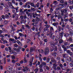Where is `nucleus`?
Returning <instances> with one entry per match:
<instances>
[{
	"label": "nucleus",
	"mask_w": 73,
	"mask_h": 73,
	"mask_svg": "<svg viewBox=\"0 0 73 73\" xmlns=\"http://www.w3.org/2000/svg\"><path fill=\"white\" fill-rule=\"evenodd\" d=\"M4 24L5 25H6L8 24V21L6 20H5L4 21Z\"/></svg>",
	"instance_id": "f3484780"
},
{
	"label": "nucleus",
	"mask_w": 73,
	"mask_h": 73,
	"mask_svg": "<svg viewBox=\"0 0 73 73\" xmlns=\"http://www.w3.org/2000/svg\"><path fill=\"white\" fill-rule=\"evenodd\" d=\"M66 54H63V57L64 58H66Z\"/></svg>",
	"instance_id": "c03bdc74"
},
{
	"label": "nucleus",
	"mask_w": 73,
	"mask_h": 73,
	"mask_svg": "<svg viewBox=\"0 0 73 73\" xmlns=\"http://www.w3.org/2000/svg\"><path fill=\"white\" fill-rule=\"evenodd\" d=\"M33 17V18H36V14L33 13L32 14Z\"/></svg>",
	"instance_id": "72a5a7b5"
},
{
	"label": "nucleus",
	"mask_w": 73,
	"mask_h": 73,
	"mask_svg": "<svg viewBox=\"0 0 73 73\" xmlns=\"http://www.w3.org/2000/svg\"><path fill=\"white\" fill-rule=\"evenodd\" d=\"M63 52V50H62L61 49H60V50L59 51V52L60 53V54H62Z\"/></svg>",
	"instance_id": "09e8293b"
},
{
	"label": "nucleus",
	"mask_w": 73,
	"mask_h": 73,
	"mask_svg": "<svg viewBox=\"0 0 73 73\" xmlns=\"http://www.w3.org/2000/svg\"><path fill=\"white\" fill-rule=\"evenodd\" d=\"M43 72V70L42 68H40V72Z\"/></svg>",
	"instance_id": "69168bd1"
},
{
	"label": "nucleus",
	"mask_w": 73,
	"mask_h": 73,
	"mask_svg": "<svg viewBox=\"0 0 73 73\" xmlns=\"http://www.w3.org/2000/svg\"><path fill=\"white\" fill-rule=\"evenodd\" d=\"M59 66L60 67V68H64V66H63V65L62 64L60 63L59 64Z\"/></svg>",
	"instance_id": "e433bc0d"
},
{
	"label": "nucleus",
	"mask_w": 73,
	"mask_h": 73,
	"mask_svg": "<svg viewBox=\"0 0 73 73\" xmlns=\"http://www.w3.org/2000/svg\"><path fill=\"white\" fill-rule=\"evenodd\" d=\"M69 21H70V23H72L73 20L71 18H70L69 19Z\"/></svg>",
	"instance_id": "4d7b16f0"
},
{
	"label": "nucleus",
	"mask_w": 73,
	"mask_h": 73,
	"mask_svg": "<svg viewBox=\"0 0 73 73\" xmlns=\"http://www.w3.org/2000/svg\"><path fill=\"white\" fill-rule=\"evenodd\" d=\"M35 48L33 47H30V53H32V52H35Z\"/></svg>",
	"instance_id": "423d86ee"
},
{
	"label": "nucleus",
	"mask_w": 73,
	"mask_h": 73,
	"mask_svg": "<svg viewBox=\"0 0 73 73\" xmlns=\"http://www.w3.org/2000/svg\"><path fill=\"white\" fill-rule=\"evenodd\" d=\"M68 3L70 4H73V1L72 0H69L68 1Z\"/></svg>",
	"instance_id": "aec40b11"
},
{
	"label": "nucleus",
	"mask_w": 73,
	"mask_h": 73,
	"mask_svg": "<svg viewBox=\"0 0 73 73\" xmlns=\"http://www.w3.org/2000/svg\"><path fill=\"white\" fill-rule=\"evenodd\" d=\"M50 6L51 7H55V6H54V5L53 4V3L52 4H50Z\"/></svg>",
	"instance_id": "e2e57ef3"
},
{
	"label": "nucleus",
	"mask_w": 73,
	"mask_h": 73,
	"mask_svg": "<svg viewBox=\"0 0 73 73\" xmlns=\"http://www.w3.org/2000/svg\"><path fill=\"white\" fill-rule=\"evenodd\" d=\"M35 23H32V25L33 26V27H36L37 26V25H35Z\"/></svg>",
	"instance_id": "de8ad7c7"
},
{
	"label": "nucleus",
	"mask_w": 73,
	"mask_h": 73,
	"mask_svg": "<svg viewBox=\"0 0 73 73\" xmlns=\"http://www.w3.org/2000/svg\"><path fill=\"white\" fill-rule=\"evenodd\" d=\"M66 52L68 54H70V50H68L66 51Z\"/></svg>",
	"instance_id": "052dcab7"
},
{
	"label": "nucleus",
	"mask_w": 73,
	"mask_h": 73,
	"mask_svg": "<svg viewBox=\"0 0 73 73\" xmlns=\"http://www.w3.org/2000/svg\"><path fill=\"white\" fill-rule=\"evenodd\" d=\"M8 49H9V51L10 53L12 52V49H11V47H9Z\"/></svg>",
	"instance_id": "6ab92c4d"
},
{
	"label": "nucleus",
	"mask_w": 73,
	"mask_h": 73,
	"mask_svg": "<svg viewBox=\"0 0 73 73\" xmlns=\"http://www.w3.org/2000/svg\"><path fill=\"white\" fill-rule=\"evenodd\" d=\"M57 70H60L61 69V68L60 66H58L57 67Z\"/></svg>",
	"instance_id": "774afa93"
},
{
	"label": "nucleus",
	"mask_w": 73,
	"mask_h": 73,
	"mask_svg": "<svg viewBox=\"0 0 73 73\" xmlns=\"http://www.w3.org/2000/svg\"><path fill=\"white\" fill-rule=\"evenodd\" d=\"M8 5H9L10 8H11L12 9H15L16 8H15L13 5H12V3L11 2H8Z\"/></svg>",
	"instance_id": "7ed1b4c3"
},
{
	"label": "nucleus",
	"mask_w": 73,
	"mask_h": 73,
	"mask_svg": "<svg viewBox=\"0 0 73 73\" xmlns=\"http://www.w3.org/2000/svg\"><path fill=\"white\" fill-rule=\"evenodd\" d=\"M68 42H66L64 43V44L65 45V46H66L68 45Z\"/></svg>",
	"instance_id": "8fccbe9b"
},
{
	"label": "nucleus",
	"mask_w": 73,
	"mask_h": 73,
	"mask_svg": "<svg viewBox=\"0 0 73 73\" xmlns=\"http://www.w3.org/2000/svg\"><path fill=\"white\" fill-rule=\"evenodd\" d=\"M63 36L64 37H69V34L68 33H64Z\"/></svg>",
	"instance_id": "9d476101"
},
{
	"label": "nucleus",
	"mask_w": 73,
	"mask_h": 73,
	"mask_svg": "<svg viewBox=\"0 0 73 73\" xmlns=\"http://www.w3.org/2000/svg\"><path fill=\"white\" fill-rule=\"evenodd\" d=\"M42 58L43 61H45L46 63H49V62L50 61V58H47L46 56L43 57Z\"/></svg>",
	"instance_id": "f257e3e1"
},
{
	"label": "nucleus",
	"mask_w": 73,
	"mask_h": 73,
	"mask_svg": "<svg viewBox=\"0 0 73 73\" xmlns=\"http://www.w3.org/2000/svg\"><path fill=\"white\" fill-rule=\"evenodd\" d=\"M64 2L65 1H64L63 0H60V3H61V4H64Z\"/></svg>",
	"instance_id": "c9c22d12"
},
{
	"label": "nucleus",
	"mask_w": 73,
	"mask_h": 73,
	"mask_svg": "<svg viewBox=\"0 0 73 73\" xmlns=\"http://www.w3.org/2000/svg\"><path fill=\"white\" fill-rule=\"evenodd\" d=\"M53 4L54 5V7H56L58 5V2L57 1H54L53 2Z\"/></svg>",
	"instance_id": "0eeeda50"
},
{
	"label": "nucleus",
	"mask_w": 73,
	"mask_h": 73,
	"mask_svg": "<svg viewBox=\"0 0 73 73\" xmlns=\"http://www.w3.org/2000/svg\"><path fill=\"white\" fill-rule=\"evenodd\" d=\"M44 41L45 43V42L46 43L48 42V39L47 38L44 39Z\"/></svg>",
	"instance_id": "c85d7f7f"
},
{
	"label": "nucleus",
	"mask_w": 73,
	"mask_h": 73,
	"mask_svg": "<svg viewBox=\"0 0 73 73\" xmlns=\"http://www.w3.org/2000/svg\"><path fill=\"white\" fill-rule=\"evenodd\" d=\"M35 16H36L40 17V14H37L36 13H35Z\"/></svg>",
	"instance_id": "a19ab883"
},
{
	"label": "nucleus",
	"mask_w": 73,
	"mask_h": 73,
	"mask_svg": "<svg viewBox=\"0 0 73 73\" xmlns=\"http://www.w3.org/2000/svg\"><path fill=\"white\" fill-rule=\"evenodd\" d=\"M43 31L44 32H46V31H48V28L47 27H45L43 29Z\"/></svg>",
	"instance_id": "7c9ffc66"
},
{
	"label": "nucleus",
	"mask_w": 73,
	"mask_h": 73,
	"mask_svg": "<svg viewBox=\"0 0 73 73\" xmlns=\"http://www.w3.org/2000/svg\"><path fill=\"white\" fill-rule=\"evenodd\" d=\"M45 44V42H43L42 41H41L40 42V44L41 46H43V45H44Z\"/></svg>",
	"instance_id": "ddd939ff"
},
{
	"label": "nucleus",
	"mask_w": 73,
	"mask_h": 73,
	"mask_svg": "<svg viewBox=\"0 0 73 73\" xmlns=\"http://www.w3.org/2000/svg\"><path fill=\"white\" fill-rule=\"evenodd\" d=\"M1 17L3 20H5V19H6L5 15H2L1 16Z\"/></svg>",
	"instance_id": "b1692460"
},
{
	"label": "nucleus",
	"mask_w": 73,
	"mask_h": 73,
	"mask_svg": "<svg viewBox=\"0 0 73 73\" xmlns=\"http://www.w3.org/2000/svg\"><path fill=\"white\" fill-rule=\"evenodd\" d=\"M11 53L13 54H14V56H16V55L17 54V52H15V51L13 50H12Z\"/></svg>",
	"instance_id": "f8f14e48"
},
{
	"label": "nucleus",
	"mask_w": 73,
	"mask_h": 73,
	"mask_svg": "<svg viewBox=\"0 0 73 73\" xmlns=\"http://www.w3.org/2000/svg\"><path fill=\"white\" fill-rule=\"evenodd\" d=\"M69 54L72 57H73V53L72 52H70Z\"/></svg>",
	"instance_id": "c756f323"
},
{
	"label": "nucleus",
	"mask_w": 73,
	"mask_h": 73,
	"mask_svg": "<svg viewBox=\"0 0 73 73\" xmlns=\"http://www.w3.org/2000/svg\"><path fill=\"white\" fill-rule=\"evenodd\" d=\"M10 41H12V42H14L15 41V39L13 38H10L9 39V41L10 42Z\"/></svg>",
	"instance_id": "5701e85b"
},
{
	"label": "nucleus",
	"mask_w": 73,
	"mask_h": 73,
	"mask_svg": "<svg viewBox=\"0 0 73 73\" xmlns=\"http://www.w3.org/2000/svg\"><path fill=\"white\" fill-rule=\"evenodd\" d=\"M30 61L31 62H29V65L31 66H32V63L33 61V59H31L30 60Z\"/></svg>",
	"instance_id": "4468645a"
},
{
	"label": "nucleus",
	"mask_w": 73,
	"mask_h": 73,
	"mask_svg": "<svg viewBox=\"0 0 73 73\" xmlns=\"http://www.w3.org/2000/svg\"><path fill=\"white\" fill-rule=\"evenodd\" d=\"M56 59L58 61H60V58L57 57Z\"/></svg>",
	"instance_id": "680f3d73"
},
{
	"label": "nucleus",
	"mask_w": 73,
	"mask_h": 73,
	"mask_svg": "<svg viewBox=\"0 0 73 73\" xmlns=\"http://www.w3.org/2000/svg\"><path fill=\"white\" fill-rule=\"evenodd\" d=\"M31 10H33V11H36L35 9V8H33L32 7H31Z\"/></svg>",
	"instance_id": "a18cd8bd"
},
{
	"label": "nucleus",
	"mask_w": 73,
	"mask_h": 73,
	"mask_svg": "<svg viewBox=\"0 0 73 73\" xmlns=\"http://www.w3.org/2000/svg\"><path fill=\"white\" fill-rule=\"evenodd\" d=\"M70 66L71 67H73V61H72L71 62V63L69 64Z\"/></svg>",
	"instance_id": "a211bd4d"
},
{
	"label": "nucleus",
	"mask_w": 73,
	"mask_h": 73,
	"mask_svg": "<svg viewBox=\"0 0 73 73\" xmlns=\"http://www.w3.org/2000/svg\"><path fill=\"white\" fill-rule=\"evenodd\" d=\"M50 12H51V13H52V12H53V9H52V7H51L50 8Z\"/></svg>",
	"instance_id": "6e6d98bb"
},
{
	"label": "nucleus",
	"mask_w": 73,
	"mask_h": 73,
	"mask_svg": "<svg viewBox=\"0 0 73 73\" xmlns=\"http://www.w3.org/2000/svg\"><path fill=\"white\" fill-rule=\"evenodd\" d=\"M58 50H57L56 49L55 50H54L52 53V55L54 56V57H56V54H57V51Z\"/></svg>",
	"instance_id": "39448f33"
},
{
	"label": "nucleus",
	"mask_w": 73,
	"mask_h": 73,
	"mask_svg": "<svg viewBox=\"0 0 73 73\" xmlns=\"http://www.w3.org/2000/svg\"><path fill=\"white\" fill-rule=\"evenodd\" d=\"M3 44H5V43H6V44L8 43V42L6 40H4L3 41Z\"/></svg>",
	"instance_id": "79ce46f5"
},
{
	"label": "nucleus",
	"mask_w": 73,
	"mask_h": 73,
	"mask_svg": "<svg viewBox=\"0 0 73 73\" xmlns=\"http://www.w3.org/2000/svg\"><path fill=\"white\" fill-rule=\"evenodd\" d=\"M53 66L52 68H54V67H56L57 66V65L55 63H53Z\"/></svg>",
	"instance_id": "37998d69"
},
{
	"label": "nucleus",
	"mask_w": 73,
	"mask_h": 73,
	"mask_svg": "<svg viewBox=\"0 0 73 73\" xmlns=\"http://www.w3.org/2000/svg\"><path fill=\"white\" fill-rule=\"evenodd\" d=\"M25 69H26L27 71H28L29 72H30V71H31L30 69H29V68L27 67H25Z\"/></svg>",
	"instance_id": "393cba45"
},
{
	"label": "nucleus",
	"mask_w": 73,
	"mask_h": 73,
	"mask_svg": "<svg viewBox=\"0 0 73 73\" xmlns=\"http://www.w3.org/2000/svg\"><path fill=\"white\" fill-rule=\"evenodd\" d=\"M58 28L59 29H58V32H60L61 31V27L59 26L58 27Z\"/></svg>",
	"instance_id": "a878e982"
},
{
	"label": "nucleus",
	"mask_w": 73,
	"mask_h": 73,
	"mask_svg": "<svg viewBox=\"0 0 73 73\" xmlns=\"http://www.w3.org/2000/svg\"><path fill=\"white\" fill-rule=\"evenodd\" d=\"M51 61L53 63H57V61L56 60H54V59H53L51 60Z\"/></svg>",
	"instance_id": "cd10ccee"
},
{
	"label": "nucleus",
	"mask_w": 73,
	"mask_h": 73,
	"mask_svg": "<svg viewBox=\"0 0 73 73\" xmlns=\"http://www.w3.org/2000/svg\"><path fill=\"white\" fill-rule=\"evenodd\" d=\"M63 12H64V13H66V12L68 11V10H67L66 9H63Z\"/></svg>",
	"instance_id": "5fc2aeb1"
},
{
	"label": "nucleus",
	"mask_w": 73,
	"mask_h": 73,
	"mask_svg": "<svg viewBox=\"0 0 73 73\" xmlns=\"http://www.w3.org/2000/svg\"><path fill=\"white\" fill-rule=\"evenodd\" d=\"M11 58L12 59H15V56H11Z\"/></svg>",
	"instance_id": "bf43d9fd"
},
{
	"label": "nucleus",
	"mask_w": 73,
	"mask_h": 73,
	"mask_svg": "<svg viewBox=\"0 0 73 73\" xmlns=\"http://www.w3.org/2000/svg\"><path fill=\"white\" fill-rule=\"evenodd\" d=\"M58 22H54L52 24V25H53L54 27H57V26L58 25Z\"/></svg>",
	"instance_id": "9b49d317"
},
{
	"label": "nucleus",
	"mask_w": 73,
	"mask_h": 73,
	"mask_svg": "<svg viewBox=\"0 0 73 73\" xmlns=\"http://www.w3.org/2000/svg\"><path fill=\"white\" fill-rule=\"evenodd\" d=\"M24 61L25 63L27 62V59L25 58H24Z\"/></svg>",
	"instance_id": "13d9d810"
},
{
	"label": "nucleus",
	"mask_w": 73,
	"mask_h": 73,
	"mask_svg": "<svg viewBox=\"0 0 73 73\" xmlns=\"http://www.w3.org/2000/svg\"><path fill=\"white\" fill-rule=\"evenodd\" d=\"M64 19H65L66 17H68V15L67 14H65L64 15Z\"/></svg>",
	"instance_id": "412c9836"
},
{
	"label": "nucleus",
	"mask_w": 73,
	"mask_h": 73,
	"mask_svg": "<svg viewBox=\"0 0 73 73\" xmlns=\"http://www.w3.org/2000/svg\"><path fill=\"white\" fill-rule=\"evenodd\" d=\"M19 35L21 37H23V36H24V34H22L21 33H19Z\"/></svg>",
	"instance_id": "f704fd0d"
},
{
	"label": "nucleus",
	"mask_w": 73,
	"mask_h": 73,
	"mask_svg": "<svg viewBox=\"0 0 73 73\" xmlns=\"http://www.w3.org/2000/svg\"><path fill=\"white\" fill-rule=\"evenodd\" d=\"M40 32L39 31L37 33V35L38 36V37H40Z\"/></svg>",
	"instance_id": "4c0bfd02"
},
{
	"label": "nucleus",
	"mask_w": 73,
	"mask_h": 73,
	"mask_svg": "<svg viewBox=\"0 0 73 73\" xmlns=\"http://www.w3.org/2000/svg\"><path fill=\"white\" fill-rule=\"evenodd\" d=\"M35 20L36 21V22H38L40 21V18H38V17H36L35 19Z\"/></svg>",
	"instance_id": "2eb2a0df"
},
{
	"label": "nucleus",
	"mask_w": 73,
	"mask_h": 73,
	"mask_svg": "<svg viewBox=\"0 0 73 73\" xmlns=\"http://www.w3.org/2000/svg\"><path fill=\"white\" fill-rule=\"evenodd\" d=\"M40 4V3L39 2H38L37 3L36 6L37 8H38L39 7V4Z\"/></svg>",
	"instance_id": "2f4dec72"
},
{
	"label": "nucleus",
	"mask_w": 73,
	"mask_h": 73,
	"mask_svg": "<svg viewBox=\"0 0 73 73\" xmlns=\"http://www.w3.org/2000/svg\"><path fill=\"white\" fill-rule=\"evenodd\" d=\"M35 19H33L32 20V22H33V23H35L36 22H37V21H35Z\"/></svg>",
	"instance_id": "49530a36"
},
{
	"label": "nucleus",
	"mask_w": 73,
	"mask_h": 73,
	"mask_svg": "<svg viewBox=\"0 0 73 73\" xmlns=\"http://www.w3.org/2000/svg\"><path fill=\"white\" fill-rule=\"evenodd\" d=\"M68 62H71L72 61V57H68L67 59Z\"/></svg>",
	"instance_id": "6e6552de"
},
{
	"label": "nucleus",
	"mask_w": 73,
	"mask_h": 73,
	"mask_svg": "<svg viewBox=\"0 0 73 73\" xmlns=\"http://www.w3.org/2000/svg\"><path fill=\"white\" fill-rule=\"evenodd\" d=\"M41 64L43 66H45V65H46V63H45V62H42V64Z\"/></svg>",
	"instance_id": "473e14b6"
},
{
	"label": "nucleus",
	"mask_w": 73,
	"mask_h": 73,
	"mask_svg": "<svg viewBox=\"0 0 73 73\" xmlns=\"http://www.w3.org/2000/svg\"><path fill=\"white\" fill-rule=\"evenodd\" d=\"M64 4H61L60 3L58 5L59 7L60 8V9H61L62 8H64Z\"/></svg>",
	"instance_id": "1a4fd4ad"
},
{
	"label": "nucleus",
	"mask_w": 73,
	"mask_h": 73,
	"mask_svg": "<svg viewBox=\"0 0 73 73\" xmlns=\"http://www.w3.org/2000/svg\"><path fill=\"white\" fill-rule=\"evenodd\" d=\"M64 42V41L62 39H60L59 40V44H61V43H62V42Z\"/></svg>",
	"instance_id": "bb28decb"
},
{
	"label": "nucleus",
	"mask_w": 73,
	"mask_h": 73,
	"mask_svg": "<svg viewBox=\"0 0 73 73\" xmlns=\"http://www.w3.org/2000/svg\"><path fill=\"white\" fill-rule=\"evenodd\" d=\"M39 60L40 61V62H42V58L41 57H39Z\"/></svg>",
	"instance_id": "58836bf2"
},
{
	"label": "nucleus",
	"mask_w": 73,
	"mask_h": 73,
	"mask_svg": "<svg viewBox=\"0 0 73 73\" xmlns=\"http://www.w3.org/2000/svg\"><path fill=\"white\" fill-rule=\"evenodd\" d=\"M32 29L33 31H35V27H33L32 28Z\"/></svg>",
	"instance_id": "0e129e2a"
},
{
	"label": "nucleus",
	"mask_w": 73,
	"mask_h": 73,
	"mask_svg": "<svg viewBox=\"0 0 73 73\" xmlns=\"http://www.w3.org/2000/svg\"><path fill=\"white\" fill-rule=\"evenodd\" d=\"M49 52V48L48 47L45 48L44 52V55H47Z\"/></svg>",
	"instance_id": "f03ea898"
},
{
	"label": "nucleus",
	"mask_w": 73,
	"mask_h": 73,
	"mask_svg": "<svg viewBox=\"0 0 73 73\" xmlns=\"http://www.w3.org/2000/svg\"><path fill=\"white\" fill-rule=\"evenodd\" d=\"M5 17L6 18H8V17H9V15H8L6 14L5 15Z\"/></svg>",
	"instance_id": "864d4df0"
},
{
	"label": "nucleus",
	"mask_w": 73,
	"mask_h": 73,
	"mask_svg": "<svg viewBox=\"0 0 73 73\" xmlns=\"http://www.w3.org/2000/svg\"><path fill=\"white\" fill-rule=\"evenodd\" d=\"M51 37L52 38V39H54L55 38V36L54 35H53L52 36V34H51Z\"/></svg>",
	"instance_id": "4be33fe9"
},
{
	"label": "nucleus",
	"mask_w": 73,
	"mask_h": 73,
	"mask_svg": "<svg viewBox=\"0 0 73 73\" xmlns=\"http://www.w3.org/2000/svg\"><path fill=\"white\" fill-rule=\"evenodd\" d=\"M59 35L61 36V37H63V35H64V31H62L61 32V33H60L59 34Z\"/></svg>",
	"instance_id": "dca6fc26"
},
{
	"label": "nucleus",
	"mask_w": 73,
	"mask_h": 73,
	"mask_svg": "<svg viewBox=\"0 0 73 73\" xmlns=\"http://www.w3.org/2000/svg\"><path fill=\"white\" fill-rule=\"evenodd\" d=\"M38 69L37 68L36 69H35V71L36 72H36V73H37V72H38Z\"/></svg>",
	"instance_id": "338daca9"
},
{
	"label": "nucleus",
	"mask_w": 73,
	"mask_h": 73,
	"mask_svg": "<svg viewBox=\"0 0 73 73\" xmlns=\"http://www.w3.org/2000/svg\"><path fill=\"white\" fill-rule=\"evenodd\" d=\"M63 4H64V7H66V6L67 5H68V2H67V1H66Z\"/></svg>",
	"instance_id": "ea45409f"
},
{
	"label": "nucleus",
	"mask_w": 73,
	"mask_h": 73,
	"mask_svg": "<svg viewBox=\"0 0 73 73\" xmlns=\"http://www.w3.org/2000/svg\"><path fill=\"white\" fill-rule=\"evenodd\" d=\"M70 9V10H72V9H73V6H70L69 7Z\"/></svg>",
	"instance_id": "603ef678"
},
{
	"label": "nucleus",
	"mask_w": 73,
	"mask_h": 73,
	"mask_svg": "<svg viewBox=\"0 0 73 73\" xmlns=\"http://www.w3.org/2000/svg\"><path fill=\"white\" fill-rule=\"evenodd\" d=\"M56 49L57 50H58V49H57V47L56 46H55L54 47H51L50 48V51L52 52H53L54 50H54Z\"/></svg>",
	"instance_id": "20e7f679"
},
{
	"label": "nucleus",
	"mask_w": 73,
	"mask_h": 73,
	"mask_svg": "<svg viewBox=\"0 0 73 73\" xmlns=\"http://www.w3.org/2000/svg\"><path fill=\"white\" fill-rule=\"evenodd\" d=\"M18 49L19 50H20V49H21V48H22V47H21V46H18Z\"/></svg>",
	"instance_id": "3c124183"
}]
</instances>
